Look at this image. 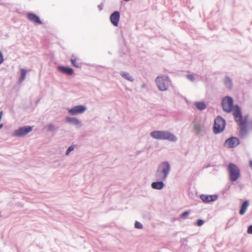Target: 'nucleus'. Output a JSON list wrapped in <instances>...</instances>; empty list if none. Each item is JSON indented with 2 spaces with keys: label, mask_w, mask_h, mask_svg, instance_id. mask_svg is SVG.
Returning <instances> with one entry per match:
<instances>
[{
  "label": "nucleus",
  "mask_w": 252,
  "mask_h": 252,
  "mask_svg": "<svg viewBox=\"0 0 252 252\" xmlns=\"http://www.w3.org/2000/svg\"><path fill=\"white\" fill-rule=\"evenodd\" d=\"M233 116L238 125L248 126L249 116L246 115L243 117L241 108L238 104H236V109L234 111Z\"/></svg>",
  "instance_id": "6"
},
{
  "label": "nucleus",
  "mask_w": 252,
  "mask_h": 252,
  "mask_svg": "<svg viewBox=\"0 0 252 252\" xmlns=\"http://www.w3.org/2000/svg\"><path fill=\"white\" fill-rule=\"evenodd\" d=\"M226 125V121L222 116H217L212 127L213 133L216 135L222 132L225 130Z\"/></svg>",
  "instance_id": "4"
},
{
  "label": "nucleus",
  "mask_w": 252,
  "mask_h": 252,
  "mask_svg": "<svg viewBox=\"0 0 252 252\" xmlns=\"http://www.w3.org/2000/svg\"><path fill=\"white\" fill-rule=\"evenodd\" d=\"M235 221V219L234 218H231L230 219H229L228 221L226 223V228H228V227H230L231 226H232Z\"/></svg>",
  "instance_id": "29"
},
{
  "label": "nucleus",
  "mask_w": 252,
  "mask_h": 252,
  "mask_svg": "<svg viewBox=\"0 0 252 252\" xmlns=\"http://www.w3.org/2000/svg\"><path fill=\"white\" fill-rule=\"evenodd\" d=\"M142 215L143 218L145 219L151 220L153 219V215L152 213L149 211H143L142 212Z\"/></svg>",
  "instance_id": "24"
},
{
  "label": "nucleus",
  "mask_w": 252,
  "mask_h": 252,
  "mask_svg": "<svg viewBox=\"0 0 252 252\" xmlns=\"http://www.w3.org/2000/svg\"><path fill=\"white\" fill-rule=\"evenodd\" d=\"M87 110V106L83 104L75 105L67 109L68 113L71 116L82 114Z\"/></svg>",
  "instance_id": "7"
},
{
  "label": "nucleus",
  "mask_w": 252,
  "mask_h": 252,
  "mask_svg": "<svg viewBox=\"0 0 252 252\" xmlns=\"http://www.w3.org/2000/svg\"><path fill=\"white\" fill-rule=\"evenodd\" d=\"M180 242L182 245L186 246L187 243L188 242V240L187 238H183L181 239Z\"/></svg>",
  "instance_id": "34"
},
{
  "label": "nucleus",
  "mask_w": 252,
  "mask_h": 252,
  "mask_svg": "<svg viewBox=\"0 0 252 252\" xmlns=\"http://www.w3.org/2000/svg\"><path fill=\"white\" fill-rule=\"evenodd\" d=\"M205 221L203 219H198L196 221L195 224L197 226H201L204 223Z\"/></svg>",
  "instance_id": "28"
},
{
  "label": "nucleus",
  "mask_w": 252,
  "mask_h": 252,
  "mask_svg": "<svg viewBox=\"0 0 252 252\" xmlns=\"http://www.w3.org/2000/svg\"><path fill=\"white\" fill-rule=\"evenodd\" d=\"M78 60V58L77 57H76L74 54H72L71 55V57L70 58V62L72 65L76 68H80L81 67L82 63H77L76 61Z\"/></svg>",
  "instance_id": "20"
},
{
  "label": "nucleus",
  "mask_w": 252,
  "mask_h": 252,
  "mask_svg": "<svg viewBox=\"0 0 252 252\" xmlns=\"http://www.w3.org/2000/svg\"><path fill=\"white\" fill-rule=\"evenodd\" d=\"M150 136L155 139L159 140H168L172 142H176L178 140L175 135L167 130H153L151 132Z\"/></svg>",
  "instance_id": "1"
},
{
  "label": "nucleus",
  "mask_w": 252,
  "mask_h": 252,
  "mask_svg": "<svg viewBox=\"0 0 252 252\" xmlns=\"http://www.w3.org/2000/svg\"><path fill=\"white\" fill-rule=\"evenodd\" d=\"M32 126H25L21 127L15 131L14 135L18 137L24 136L31 132L32 130Z\"/></svg>",
  "instance_id": "13"
},
{
  "label": "nucleus",
  "mask_w": 252,
  "mask_h": 252,
  "mask_svg": "<svg viewBox=\"0 0 252 252\" xmlns=\"http://www.w3.org/2000/svg\"><path fill=\"white\" fill-rule=\"evenodd\" d=\"M222 110L227 113L232 112L236 109V105H234V100L231 96L227 95L224 96L221 102Z\"/></svg>",
  "instance_id": "5"
},
{
  "label": "nucleus",
  "mask_w": 252,
  "mask_h": 252,
  "mask_svg": "<svg viewBox=\"0 0 252 252\" xmlns=\"http://www.w3.org/2000/svg\"><path fill=\"white\" fill-rule=\"evenodd\" d=\"M54 129V127L53 125H50L47 126V130L48 131H51Z\"/></svg>",
  "instance_id": "39"
},
{
  "label": "nucleus",
  "mask_w": 252,
  "mask_h": 252,
  "mask_svg": "<svg viewBox=\"0 0 252 252\" xmlns=\"http://www.w3.org/2000/svg\"><path fill=\"white\" fill-rule=\"evenodd\" d=\"M120 56L121 57L124 58V60L123 61V62L125 63H126L128 61V56L125 53L120 54Z\"/></svg>",
  "instance_id": "31"
},
{
  "label": "nucleus",
  "mask_w": 252,
  "mask_h": 252,
  "mask_svg": "<svg viewBox=\"0 0 252 252\" xmlns=\"http://www.w3.org/2000/svg\"><path fill=\"white\" fill-rule=\"evenodd\" d=\"M143 150H140V151H137L136 153H135V157H137L139 155H140L142 152H143Z\"/></svg>",
  "instance_id": "41"
},
{
  "label": "nucleus",
  "mask_w": 252,
  "mask_h": 252,
  "mask_svg": "<svg viewBox=\"0 0 252 252\" xmlns=\"http://www.w3.org/2000/svg\"><path fill=\"white\" fill-rule=\"evenodd\" d=\"M27 73V71L25 69H21V81H23Z\"/></svg>",
  "instance_id": "30"
},
{
  "label": "nucleus",
  "mask_w": 252,
  "mask_h": 252,
  "mask_svg": "<svg viewBox=\"0 0 252 252\" xmlns=\"http://www.w3.org/2000/svg\"><path fill=\"white\" fill-rule=\"evenodd\" d=\"M224 85L228 90H231L233 89V84L232 79L228 76H225L223 79Z\"/></svg>",
  "instance_id": "17"
},
{
  "label": "nucleus",
  "mask_w": 252,
  "mask_h": 252,
  "mask_svg": "<svg viewBox=\"0 0 252 252\" xmlns=\"http://www.w3.org/2000/svg\"><path fill=\"white\" fill-rule=\"evenodd\" d=\"M240 129L239 131V135L241 139H244L248 134V126L247 125H239Z\"/></svg>",
  "instance_id": "15"
},
{
  "label": "nucleus",
  "mask_w": 252,
  "mask_h": 252,
  "mask_svg": "<svg viewBox=\"0 0 252 252\" xmlns=\"http://www.w3.org/2000/svg\"><path fill=\"white\" fill-rule=\"evenodd\" d=\"M3 56L2 55V53L1 51H0V64L3 62Z\"/></svg>",
  "instance_id": "38"
},
{
  "label": "nucleus",
  "mask_w": 252,
  "mask_h": 252,
  "mask_svg": "<svg viewBox=\"0 0 252 252\" xmlns=\"http://www.w3.org/2000/svg\"><path fill=\"white\" fill-rule=\"evenodd\" d=\"M161 77L163 79V81L165 82H169L170 81L169 77L167 75L163 76H162Z\"/></svg>",
  "instance_id": "35"
},
{
  "label": "nucleus",
  "mask_w": 252,
  "mask_h": 252,
  "mask_svg": "<svg viewBox=\"0 0 252 252\" xmlns=\"http://www.w3.org/2000/svg\"><path fill=\"white\" fill-rule=\"evenodd\" d=\"M58 68L60 71L63 72V66H59Z\"/></svg>",
  "instance_id": "43"
},
{
  "label": "nucleus",
  "mask_w": 252,
  "mask_h": 252,
  "mask_svg": "<svg viewBox=\"0 0 252 252\" xmlns=\"http://www.w3.org/2000/svg\"><path fill=\"white\" fill-rule=\"evenodd\" d=\"M195 107L199 111H203L207 107V105L204 101H195L194 103Z\"/></svg>",
  "instance_id": "21"
},
{
  "label": "nucleus",
  "mask_w": 252,
  "mask_h": 252,
  "mask_svg": "<svg viewBox=\"0 0 252 252\" xmlns=\"http://www.w3.org/2000/svg\"><path fill=\"white\" fill-rule=\"evenodd\" d=\"M210 166H211V165L209 164H208V165H207L206 166L205 168H208V167H210Z\"/></svg>",
  "instance_id": "44"
},
{
  "label": "nucleus",
  "mask_w": 252,
  "mask_h": 252,
  "mask_svg": "<svg viewBox=\"0 0 252 252\" xmlns=\"http://www.w3.org/2000/svg\"><path fill=\"white\" fill-rule=\"evenodd\" d=\"M247 233L249 234H252V224H251L248 226Z\"/></svg>",
  "instance_id": "36"
},
{
  "label": "nucleus",
  "mask_w": 252,
  "mask_h": 252,
  "mask_svg": "<svg viewBox=\"0 0 252 252\" xmlns=\"http://www.w3.org/2000/svg\"><path fill=\"white\" fill-rule=\"evenodd\" d=\"M187 78L191 81H193L195 79L194 75L191 74H188L187 75Z\"/></svg>",
  "instance_id": "33"
},
{
  "label": "nucleus",
  "mask_w": 252,
  "mask_h": 252,
  "mask_svg": "<svg viewBox=\"0 0 252 252\" xmlns=\"http://www.w3.org/2000/svg\"><path fill=\"white\" fill-rule=\"evenodd\" d=\"M230 184L229 183H227L224 188L223 189V190H222L221 192L222 194H224L227 190H228L230 188Z\"/></svg>",
  "instance_id": "32"
},
{
  "label": "nucleus",
  "mask_w": 252,
  "mask_h": 252,
  "mask_svg": "<svg viewBox=\"0 0 252 252\" xmlns=\"http://www.w3.org/2000/svg\"><path fill=\"white\" fill-rule=\"evenodd\" d=\"M77 145L72 144L69 147H68L65 152V155H69L70 153L74 150V148Z\"/></svg>",
  "instance_id": "25"
},
{
  "label": "nucleus",
  "mask_w": 252,
  "mask_h": 252,
  "mask_svg": "<svg viewBox=\"0 0 252 252\" xmlns=\"http://www.w3.org/2000/svg\"><path fill=\"white\" fill-rule=\"evenodd\" d=\"M64 74L72 76L74 75L75 73L73 68L69 66L64 65Z\"/></svg>",
  "instance_id": "23"
},
{
  "label": "nucleus",
  "mask_w": 252,
  "mask_h": 252,
  "mask_svg": "<svg viewBox=\"0 0 252 252\" xmlns=\"http://www.w3.org/2000/svg\"><path fill=\"white\" fill-rule=\"evenodd\" d=\"M121 14L119 11L116 10L113 12L110 15L109 19L111 23L114 27H118L119 25Z\"/></svg>",
  "instance_id": "10"
},
{
  "label": "nucleus",
  "mask_w": 252,
  "mask_h": 252,
  "mask_svg": "<svg viewBox=\"0 0 252 252\" xmlns=\"http://www.w3.org/2000/svg\"><path fill=\"white\" fill-rule=\"evenodd\" d=\"M190 210H186V211L183 212V213H182L180 215V217L181 218H182V219H187L188 216L190 214Z\"/></svg>",
  "instance_id": "26"
},
{
  "label": "nucleus",
  "mask_w": 252,
  "mask_h": 252,
  "mask_svg": "<svg viewBox=\"0 0 252 252\" xmlns=\"http://www.w3.org/2000/svg\"><path fill=\"white\" fill-rule=\"evenodd\" d=\"M2 125H0V128H1V127H2Z\"/></svg>",
  "instance_id": "47"
},
{
  "label": "nucleus",
  "mask_w": 252,
  "mask_h": 252,
  "mask_svg": "<svg viewBox=\"0 0 252 252\" xmlns=\"http://www.w3.org/2000/svg\"><path fill=\"white\" fill-rule=\"evenodd\" d=\"M240 144L239 139L236 136H231L226 139L223 146L227 148H234Z\"/></svg>",
  "instance_id": "8"
},
{
  "label": "nucleus",
  "mask_w": 252,
  "mask_h": 252,
  "mask_svg": "<svg viewBox=\"0 0 252 252\" xmlns=\"http://www.w3.org/2000/svg\"><path fill=\"white\" fill-rule=\"evenodd\" d=\"M156 181L153 182L151 184V187L154 189L161 190L165 187L164 181L165 180L159 179V178H155Z\"/></svg>",
  "instance_id": "11"
},
{
  "label": "nucleus",
  "mask_w": 252,
  "mask_h": 252,
  "mask_svg": "<svg viewBox=\"0 0 252 252\" xmlns=\"http://www.w3.org/2000/svg\"><path fill=\"white\" fill-rule=\"evenodd\" d=\"M237 183H238V186L241 189L244 188V185L242 183H240L239 182H238Z\"/></svg>",
  "instance_id": "40"
},
{
  "label": "nucleus",
  "mask_w": 252,
  "mask_h": 252,
  "mask_svg": "<svg viewBox=\"0 0 252 252\" xmlns=\"http://www.w3.org/2000/svg\"><path fill=\"white\" fill-rule=\"evenodd\" d=\"M250 205V201L249 200H245L240 205L239 213L240 215L242 216L245 214L247 209Z\"/></svg>",
  "instance_id": "16"
},
{
  "label": "nucleus",
  "mask_w": 252,
  "mask_h": 252,
  "mask_svg": "<svg viewBox=\"0 0 252 252\" xmlns=\"http://www.w3.org/2000/svg\"><path fill=\"white\" fill-rule=\"evenodd\" d=\"M193 131L197 136H202V127L200 124H195L193 128Z\"/></svg>",
  "instance_id": "18"
},
{
  "label": "nucleus",
  "mask_w": 252,
  "mask_h": 252,
  "mask_svg": "<svg viewBox=\"0 0 252 252\" xmlns=\"http://www.w3.org/2000/svg\"><path fill=\"white\" fill-rule=\"evenodd\" d=\"M177 220V219H176V218H173L172 219V221H174V220Z\"/></svg>",
  "instance_id": "45"
},
{
  "label": "nucleus",
  "mask_w": 252,
  "mask_h": 252,
  "mask_svg": "<svg viewBox=\"0 0 252 252\" xmlns=\"http://www.w3.org/2000/svg\"><path fill=\"white\" fill-rule=\"evenodd\" d=\"M188 153V152L187 151V152H186L185 153V155L186 156V155H187Z\"/></svg>",
  "instance_id": "46"
},
{
  "label": "nucleus",
  "mask_w": 252,
  "mask_h": 252,
  "mask_svg": "<svg viewBox=\"0 0 252 252\" xmlns=\"http://www.w3.org/2000/svg\"><path fill=\"white\" fill-rule=\"evenodd\" d=\"M134 227L136 229H141L143 228V225L140 222L136 220L134 223Z\"/></svg>",
  "instance_id": "27"
},
{
  "label": "nucleus",
  "mask_w": 252,
  "mask_h": 252,
  "mask_svg": "<svg viewBox=\"0 0 252 252\" xmlns=\"http://www.w3.org/2000/svg\"><path fill=\"white\" fill-rule=\"evenodd\" d=\"M108 54H111V53L110 51H109V52H108Z\"/></svg>",
  "instance_id": "48"
},
{
  "label": "nucleus",
  "mask_w": 252,
  "mask_h": 252,
  "mask_svg": "<svg viewBox=\"0 0 252 252\" xmlns=\"http://www.w3.org/2000/svg\"><path fill=\"white\" fill-rule=\"evenodd\" d=\"M156 83L159 90L165 91L168 89V87L163 81V79L160 76H158L156 79Z\"/></svg>",
  "instance_id": "14"
},
{
  "label": "nucleus",
  "mask_w": 252,
  "mask_h": 252,
  "mask_svg": "<svg viewBox=\"0 0 252 252\" xmlns=\"http://www.w3.org/2000/svg\"><path fill=\"white\" fill-rule=\"evenodd\" d=\"M250 167L252 169V159H250L249 160V163Z\"/></svg>",
  "instance_id": "42"
},
{
  "label": "nucleus",
  "mask_w": 252,
  "mask_h": 252,
  "mask_svg": "<svg viewBox=\"0 0 252 252\" xmlns=\"http://www.w3.org/2000/svg\"><path fill=\"white\" fill-rule=\"evenodd\" d=\"M104 3L103 2L100 3L98 5L97 7L99 11H102L103 9Z\"/></svg>",
  "instance_id": "37"
},
{
  "label": "nucleus",
  "mask_w": 252,
  "mask_h": 252,
  "mask_svg": "<svg viewBox=\"0 0 252 252\" xmlns=\"http://www.w3.org/2000/svg\"><path fill=\"white\" fill-rule=\"evenodd\" d=\"M120 75L126 80H127L130 82H133L134 81V79L132 76L130 75V74L127 72L125 71H121L120 72Z\"/></svg>",
  "instance_id": "22"
},
{
  "label": "nucleus",
  "mask_w": 252,
  "mask_h": 252,
  "mask_svg": "<svg viewBox=\"0 0 252 252\" xmlns=\"http://www.w3.org/2000/svg\"><path fill=\"white\" fill-rule=\"evenodd\" d=\"M65 121L67 123L75 126L77 128H80L82 126L81 121L75 117L66 116Z\"/></svg>",
  "instance_id": "12"
},
{
  "label": "nucleus",
  "mask_w": 252,
  "mask_h": 252,
  "mask_svg": "<svg viewBox=\"0 0 252 252\" xmlns=\"http://www.w3.org/2000/svg\"><path fill=\"white\" fill-rule=\"evenodd\" d=\"M27 17L30 20L34 23L39 24H42V22L40 20L39 18L34 14L29 13L27 15Z\"/></svg>",
  "instance_id": "19"
},
{
  "label": "nucleus",
  "mask_w": 252,
  "mask_h": 252,
  "mask_svg": "<svg viewBox=\"0 0 252 252\" xmlns=\"http://www.w3.org/2000/svg\"><path fill=\"white\" fill-rule=\"evenodd\" d=\"M227 170L228 174V179L230 182L237 181L241 177V170L239 167L233 162H230L227 167Z\"/></svg>",
  "instance_id": "3"
},
{
  "label": "nucleus",
  "mask_w": 252,
  "mask_h": 252,
  "mask_svg": "<svg viewBox=\"0 0 252 252\" xmlns=\"http://www.w3.org/2000/svg\"><path fill=\"white\" fill-rule=\"evenodd\" d=\"M219 198L218 194H201L200 198L203 202L206 204H210L216 201Z\"/></svg>",
  "instance_id": "9"
},
{
  "label": "nucleus",
  "mask_w": 252,
  "mask_h": 252,
  "mask_svg": "<svg viewBox=\"0 0 252 252\" xmlns=\"http://www.w3.org/2000/svg\"><path fill=\"white\" fill-rule=\"evenodd\" d=\"M171 166L168 161H163L158 165L155 172V177L166 180L170 173Z\"/></svg>",
  "instance_id": "2"
}]
</instances>
